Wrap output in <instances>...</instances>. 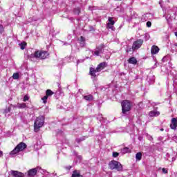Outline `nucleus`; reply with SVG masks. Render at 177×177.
I'll return each instance as SVG.
<instances>
[{
	"label": "nucleus",
	"instance_id": "obj_1",
	"mask_svg": "<svg viewBox=\"0 0 177 177\" xmlns=\"http://www.w3.org/2000/svg\"><path fill=\"white\" fill-rule=\"evenodd\" d=\"M106 62H102L100 64L97 65L96 68L95 69L94 68L91 67L89 70V75L91 77L92 80H96L97 78V75H96L97 73H100L102 70L104 69V67H106Z\"/></svg>",
	"mask_w": 177,
	"mask_h": 177
},
{
	"label": "nucleus",
	"instance_id": "obj_2",
	"mask_svg": "<svg viewBox=\"0 0 177 177\" xmlns=\"http://www.w3.org/2000/svg\"><path fill=\"white\" fill-rule=\"evenodd\" d=\"M45 124V118L42 115L39 116L35 121L34 124V131L35 132H38Z\"/></svg>",
	"mask_w": 177,
	"mask_h": 177
},
{
	"label": "nucleus",
	"instance_id": "obj_3",
	"mask_svg": "<svg viewBox=\"0 0 177 177\" xmlns=\"http://www.w3.org/2000/svg\"><path fill=\"white\" fill-rule=\"evenodd\" d=\"M122 104V113L125 115L128 111H131L132 109V102L128 100H124L121 103Z\"/></svg>",
	"mask_w": 177,
	"mask_h": 177
},
{
	"label": "nucleus",
	"instance_id": "obj_4",
	"mask_svg": "<svg viewBox=\"0 0 177 177\" xmlns=\"http://www.w3.org/2000/svg\"><path fill=\"white\" fill-rule=\"evenodd\" d=\"M25 149H27V145L24 142H20L18 144L16 147L10 153V156H16L17 153L23 151Z\"/></svg>",
	"mask_w": 177,
	"mask_h": 177
},
{
	"label": "nucleus",
	"instance_id": "obj_5",
	"mask_svg": "<svg viewBox=\"0 0 177 177\" xmlns=\"http://www.w3.org/2000/svg\"><path fill=\"white\" fill-rule=\"evenodd\" d=\"M109 167L110 169H115L116 171H122V165L117 160H111L109 163Z\"/></svg>",
	"mask_w": 177,
	"mask_h": 177
},
{
	"label": "nucleus",
	"instance_id": "obj_6",
	"mask_svg": "<svg viewBox=\"0 0 177 177\" xmlns=\"http://www.w3.org/2000/svg\"><path fill=\"white\" fill-rule=\"evenodd\" d=\"M49 56V53L46 51H36L35 54H31L30 57H35L36 59H46Z\"/></svg>",
	"mask_w": 177,
	"mask_h": 177
},
{
	"label": "nucleus",
	"instance_id": "obj_7",
	"mask_svg": "<svg viewBox=\"0 0 177 177\" xmlns=\"http://www.w3.org/2000/svg\"><path fill=\"white\" fill-rule=\"evenodd\" d=\"M37 172H40L41 174H44L45 171L42 169L40 167H37L34 169H31L28 171V176H35L37 175Z\"/></svg>",
	"mask_w": 177,
	"mask_h": 177
},
{
	"label": "nucleus",
	"instance_id": "obj_8",
	"mask_svg": "<svg viewBox=\"0 0 177 177\" xmlns=\"http://www.w3.org/2000/svg\"><path fill=\"white\" fill-rule=\"evenodd\" d=\"M142 45H143V40L142 39H138L135 41L132 46V50H138Z\"/></svg>",
	"mask_w": 177,
	"mask_h": 177
},
{
	"label": "nucleus",
	"instance_id": "obj_9",
	"mask_svg": "<svg viewBox=\"0 0 177 177\" xmlns=\"http://www.w3.org/2000/svg\"><path fill=\"white\" fill-rule=\"evenodd\" d=\"M53 93H54L53 91H52V90L48 89L46 91V95L41 98V100H43V103H46V100H48V97H49L50 96H52Z\"/></svg>",
	"mask_w": 177,
	"mask_h": 177
},
{
	"label": "nucleus",
	"instance_id": "obj_10",
	"mask_svg": "<svg viewBox=\"0 0 177 177\" xmlns=\"http://www.w3.org/2000/svg\"><path fill=\"white\" fill-rule=\"evenodd\" d=\"M104 48V47L103 44H101L100 46H97L95 48V50L94 51V55H95V56H100V53H103Z\"/></svg>",
	"mask_w": 177,
	"mask_h": 177
},
{
	"label": "nucleus",
	"instance_id": "obj_11",
	"mask_svg": "<svg viewBox=\"0 0 177 177\" xmlns=\"http://www.w3.org/2000/svg\"><path fill=\"white\" fill-rule=\"evenodd\" d=\"M10 172V175H12L13 177H24V174L19 171L12 170Z\"/></svg>",
	"mask_w": 177,
	"mask_h": 177
},
{
	"label": "nucleus",
	"instance_id": "obj_12",
	"mask_svg": "<svg viewBox=\"0 0 177 177\" xmlns=\"http://www.w3.org/2000/svg\"><path fill=\"white\" fill-rule=\"evenodd\" d=\"M158 52H160V48H158V46L156 45H153L151 46V55H157Z\"/></svg>",
	"mask_w": 177,
	"mask_h": 177
},
{
	"label": "nucleus",
	"instance_id": "obj_13",
	"mask_svg": "<svg viewBox=\"0 0 177 177\" xmlns=\"http://www.w3.org/2000/svg\"><path fill=\"white\" fill-rule=\"evenodd\" d=\"M171 129H176L177 128V119L174 118L171 119V123L170 124Z\"/></svg>",
	"mask_w": 177,
	"mask_h": 177
},
{
	"label": "nucleus",
	"instance_id": "obj_14",
	"mask_svg": "<svg viewBox=\"0 0 177 177\" xmlns=\"http://www.w3.org/2000/svg\"><path fill=\"white\" fill-rule=\"evenodd\" d=\"M149 117H158L160 115V111H151L149 113Z\"/></svg>",
	"mask_w": 177,
	"mask_h": 177
},
{
	"label": "nucleus",
	"instance_id": "obj_15",
	"mask_svg": "<svg viewBox=\"0 0 177 177\" xmlns=\"http://www.w3.org/2000/svg\"><path fill=\"white\" fill-rule=\"evenodd\" d=\"M84 99L86 102H92V100H93V95H92L91 94L88 95H84Z\"/></svg>",
	"mask_w": 177,
	"mask_h": 177
},
{
	"label": "nucleus",
	"instance_id": "obj_16",
	"mask_svg": "<svg viewBox=\"0 0 177 177\" xmlns=\"http://www.w3.org/2000/svg\"><path fill=\"white\" fill-rule=\"evenodd\" d=\"M129 63L130 64H136L138 63V60H136V58L132 57L128 60Z\"/></svg>",
	"mask_w": 177,
	"mask_h": 177
},
{
	"label": "nucleus",
	"instance_id": "obj_17",
	"mask_svg": "<svg viewBox=\"0 0 177 177\" xmlns=\"http://www.w3.org/2000/svg\"><path fill=\"white\" fill-rule=\"evenodd\" d=\"M17 107L18 109H26L27 108V104L26 103H18Z\"/></svg>",
	"mask_w": 177,
	"mask_h": 177
},
{
	"label": "nucleus",
	"instance_id": "obj_18",
	"mask_svg": "<svg viewBox=\"0 0 177 177\" xmlns=\"http://www.w3.org/2000/svg\"><path fill=\"white\" fill-rule=\"evenodd\" d=\"M106 28H109L110 30H111V31H115V28L113 24H107Z\"/></svg>",
	"mask_w": 177,
	"mask_h": 177
},
{
	"label": "nucleus",
	"instance_id": "obj_19",
	"mask_svg": "<svg viewBox=\"0 0 177 177\" xmlns=\"http://www.w3.org/2000/svg\"><path fill=\"white\" fill-rule=\"evenodd\" d=\"M122 154H127V153H129V148L124 147L121 149Z\"/></svg>",
	"mask_w": 177,
	"mask_h": 177
},
{
	"label": "nucleus",
	"instance_id": "obj_20",
	"mask_svg": "<svg viewBox=\"0 0 177 177\" xmlns=\"http://www.w3.org/2000/svg\"><path fill=\"white\" fill-rule=\"evenodd\" d=\"M136 158L138 161H140L142 160V153L138 152L136 154Z\"/></svg>",
	"mask_w": 177,
	"mask_h": 177
},
{
	"label": "nucleus",
	"instance_id": "obj_21",
	"mask_svg": "<svg viewBox=\"0 0 177 177\" xmlns=\"http://www.w3.org/2000/svg\"><path fill=\"white\" fill-rule=\"evenodd\" d=\"M11 111H12V107L9 106L8 108L4 109L3 114H5V115H6L8 113H10Z\"/></svg>",
	"mask_w": 177,
	"mask_h": 177
},
{
	"label": "nucleus",
	"instance_id": "obj_22",
	"mask_svg": "<svg viewBox=\"0 0 177 177\" xmlns=\"http://www.w3.org/2000/svg\"><path fill=\"white\" fill-rule=\"evenodd\" d=\"M108 21H109V23L107 24H112V25L115 24V21H114L113 17H109Z\"/></svg>",
	"mask_w": 177,
	"mask_h": 177
},
{
	"label": "nucleus",
	"instance_id": "obj_23",
	"mask_svg": "<svg viewBox=\"0 0 177 177\" xmlns=\"http://www.w3.org/2000/svg\"><path fill=\"white\" fill-rule=\"evenodd\" d=\"M73 12L75 13V15H80V13L81 12V9L77 7L74 9Z\"/></svg>",
	"mask_w": 177,
	"mask_h": 177
},
{
	"label": "nucleus",
	"instance_id": "obj_24",
	"mask_svg": "<svg viewBox=\"0 0 177 177\" xmlns=\"http://www.w3.org/2000/svg\"><path fill=\"white\" fill-rule=\"evenodd\" d=\"M19 77H20V75L19 74V73H15L12 75L13 80H19Z\"/></svg>",
	"mask_w": 177,
	"mask_h": 177
},
{
	"label": "nucleus",
	"instance_id": "obj_25",
	"mask_svg": "<svg viewBox=\"0 0 177 177\" xmlns=\"http://www.w3.org/2000/svg\"><path fill=\"white\" fill-rule=\"evenodd\" d=\"M21 49L23 50L26 49V46H27V43L26 42H22L20 44Z\"/></svg>",
	"mask_w": 177,
	"mask_h": 177
},
{
	"label": "nucleus",
	"instance_id": "obj_26",
	"mask_svg": "<svg viewBox=\"0 0 177 177\" xmlns=\"http://www.w3.org/2000/svg\"><path fill=\"white\" fill-rule=\"evenodd\" d=\"M145 41H149V39H150V35L149 34H146L145 35Z\"/></svg>",
	"mask_w": 177,
	"mask_h": 177
},
{
	"label": "nucleus",
	"instance_id": "obj_27",
	"mask_svg": "<svg viewBox=\"0 0 177 177\" xmlns=\"http://www.w3.org/2000/svg\"><path fill=\"white\" fill-rule=\"evenodd\" d=\"M5 31V29L3 28V26L0 24V34H2Z\"/></svg>",
	"mask_w": 177,
	"mask_h": 177
},
{
	"label": "nucleus",
	"instance_id": "obj_28",
	"mask_svg": "<svg viewBox=\"0 0 177 177\" xmlns=\"http://www.w3.org/2000/svg\"><path fill=\"white\" fill-rule=\"evenodd\" d=\"M174 88L175 92H177V83L175 81L174 82Z\"/></svg>",
	"mask_w": 177,
	"mask_h": 177
},
{
	"label": "nucleus",
	"instance_id": "obj_29",
	"mask_svg": "<svg viewBox=\"0 0 177 177\" xmlns=\"http://www.w3.org/2000/svg\"><path fill=\"white\" fill-rule=\"evenodd\" d=\"M83 140H85V138H77V139H76V142L77 143H80V142H82Z\"/></svg>",
	"mask_w": 177,
	"mask_h": 177
},
{
	"label": "nucleus",
	"instance_id": "obj_30",
	"mask_svg": "<svg viewBox=\"0 0 177 177\" xmlns=\"http://www.w3.org/2000/svg\"><path fill=\"white\" fill-rule=\"evenodd\" d=\"M118 156H120V153L118 152H113V157L117 158Z\"/></svg>",
	"mask_w": 177,
	"mask_h": 177
},
{
	"label": "nucleus",
	"instance_id": "obj_31",
	"mask_svg": "<svg viewBox=\"0 0 177 177\" xmlns=\"http://www.w3.org/2000/svg\"><path fill=\"white\" fill-rule=\"evenodd\" d=\"M162 172L163 174H168V169H165V168H162Z\"/></svg>",
	"mask_w": 177,
	"mask_h": 177
},
{
	"label": "nucleus",
	"instance_id": "obj_32",
	"mask_svg": "<svg viewBox=\"0 0 177 177\" xmlns=\"http://www.w3.org/2000/svg\"><path fill=\"white\" fill-rule=\"evenodd\" d=\"M97 118V120H99V121H102V120L103 118L102 115V114L98 115Z\"/></svg>",
	"mask_w": 177,
	"mask_h": 177
},
{
	"label": "nucleus",
	"instance_id": "obj_33",
	"mask_svg": "<svg viewBox=\"0 0 177 177\" xmlns=\"http://www.w3.org/2000/svg\"><path fill=\"white\" fill-rule=\"evenodd\" d=\"M30 99V97L27 95H25L24 97V102H27V100H28Z\"/></svg>",
	"mask_w": 177,
	"mask_h": 177
},
{
	"label": "nucleus",
	"instance_id": "obj_34",
	"mask_svg": "<svg viewBox=\"0 0 177 177\" xmlns=\"http://www.w3.org/2000/svg\"><path fill=\"white\" fill-rule=\"evenodd\" d=\"M80 42H85V37L81 36L80 37Z\"/></svg>",
	"mask_w": 177,
	"mask_h": 177
},
{
	"label": "nucleus",
	"instance_id": "obj_35",
	"mask_svg": "<svg viewBox=\"0 0 177 177\" xmlns=\"http://www.w3.org/2000/svg\"><path fill=\"white\" fill-rule=\"evenodd\" d=\"M147 27H151V21H147Z\"/></svg>",
	"mask_w": 177,
	"mask_h": 177
},
{
	"label": "nucleus",
	"instance_id": "obj_36",
	"mask_svg": "<svg viewBox=\"0 0 177 177\" xmlns=\"http://www.w3.org/2000/svg\"><path fill=\"white\" fill-rule=\"evenodd\" d=\"M80 45H81V46L82 47H84V46H85V41H80Z\"/></svg>",
	"mask_w": 177,
	"mask_h": 177
},
{
	"label": "nucleus",
	"instance_id": "obj_37",
	"mask_svg": "<svg viewBox=\"0 0 177 177\" xmlns=\"http://www.w3.org/2000/svg\"><path fill=\"white\" fill-rule=\"evenodd\" d=\"M3 156V152L2 151H0V157H2Z\"/></svg>",
	"mask_w": 177,
	"mask_h": 177
},
{
	"label": "nucleus",
	"instance_id": "obj_38",
	"mask_svg": "<svg viewBox=\"0 0 177 177\" xmlns=\"http://www.w3.org/2000/svg\"><path fill=\"white\" fill-rule=\"evenodd\" d=\"M90 31H95V29L92 27H91Z\"/></svg>",
	"mask_w": 177,
	"mask_h": 177
},
{
	"label": "nucleus",
	"instance_id": "obj_39",
	"mask_svg": "<svg viewBox=\"0 0 177 177\" xmlns=\"http://www.w3.org/2000/svg\"><path fill=\"white\" fill-rule=\"evenodd\" d=\"M149 140H153V137L149 136Z\"/></svg>",
	"mask_w": 177,
	"mask_h": 177
},
{
	"label": "nucleus",
	"instance_id": "obj_40",
	"mask_svg": "<svg viewBox=\"0 0 177 177\" xmlns=\"http://www.w3.org/2000/svg\"><path fill=\"white\" fill-rule=\"evenodd\" d=\"M132 50V48L127 49V52H131Z\"/></svg>",
	"mask_w": 177,
	"mask_h": 177
},
{
	"label": "nucleus",
	"instance_id": "obj_41",
	"mask_svg": "<svg viewBox=\"0 0 177 177\" xmlns=\"http://www.w3.org/2000/svg\"><path fill=\"white\" fill-rule=\"evenodd\" d=\"M174 34H175L176 37H177V32H176Z\"/></svg>",
	"mask_w": 177,
	"mask_h": 177
},
{
	"label": "nucleus",
	"instance_id": "obj_42",
	"mask_svg": "<svg viewBox=\"0 0 177 177\" xmlns=\"http://www.w3.org/2000/svg\"><path fill=\"white\" fill-rule=\"evenodd\" d=\"M174 46H177V43H175V44H174Z\"/></svg>",
	"mask_w": 177,
	"mask_h": 177
},
{
	"label": "nucleus",
	"instance_id": "obj_43",
	"mask_svg": "<svg viewBox=\"0 0 177 177\" xmlns=\"http://www.w3.org/2000/svg\"><path fill=\"white\" fill-rule=\"evenodd\" d=\"M160 131H164V129H160Z\"/></svg>",
	"mask_w": 177,
	"mask_h": 177
},
{
	"label": "nucleus",
	"instance_id": "obj_44",
	"mask_svg": "<svg viewBox=\"0 0 177 177\" xmlns=\"http://www.w3.org/2000/svg\"><path fill=\"white\" fill-rule=\"evenodd\" d=\"M78 63H80V61H77V64H78Z\"/></svg>",
	"mask_w": 177,
	"mask_h": 177
},
{
	"label": "nucleus",
	"instance_id": "obj_45",
	"mask_svg": "<svg viewBox=\"0 0 177 177\" xmlns=\"http://www.w3.org/2000/svg\"><path fill=\"white\" fill-rule=\"evenodd\" d=\"M151 106H154V102L151 104Z\"/></svg>",
	"mask_w": 177,
	"mask_h": 177
}]
</instances>
